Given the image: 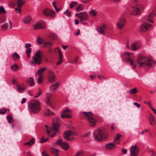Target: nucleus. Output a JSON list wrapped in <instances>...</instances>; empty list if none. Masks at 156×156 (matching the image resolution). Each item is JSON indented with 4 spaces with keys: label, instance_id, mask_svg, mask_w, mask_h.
Listing matches in <instances>:
<instances>
[{
    "label": "nucleus",
    "instance_id": "obj_1",
    "mask_svg": "<svg viewBox=\"0 0 156 156\" xmlns=\"http://www.w3.org/2000/svg\"><path fill=\"white\" fill-rule=\"evenodd\" d=\"M136 61L140 67L144 66L150 67L154 62L151 59L142 55H139Z\"/></svg>",
    "mask_w": 156,
    "mask_h": 156
},
{
    "label": "nucleus",
    "instance_id": "obj_2",
    "mask_svg": "<svg viewBox=\"0 0 156 156\" xmlns=\"http://www.w3.org/2000/svg\"><path fill=\"white\" fill-rule=\"evenodd\" d=\"M94 138L96 141L104 140L108 135L106 130L104 128H99L94 132Z\"/></svg>",
    "mask_w": 156,
    "mask_h": 156
},
{
    "label": "nucleus",
    "instance_id": "obj_3",
    "mask_svg": "<svg viewBox=\"0 0 156 156\" xmlns=\"http://www.w3.org/2000/svg\"><path fill=\"white\" fill-rule=\"evenodd\" d=\"M28 106L29 111L35 114L38 113L41 109L40 102L38 100L30 101L28 104Z\"/></svg>",
    "mask_w": 156,
    "mask_h": 156
},
{
    "label": "nucleus",
    "instance_id": "obj_4",
    "mask_svg": "<svg viewBox=\"0 0 156 156\" xmlns=\"http://www.w3.org/2000/svg\"><path fill=\"white\" fill-rule=\"evenodd\" d=\"M43 57V51L41 50H38L33 56L34 61L33 63L35 65H39L42 62Z\"/></svg>",
    "mask_w": 156,
    "mask_h": 156
},
{
    "label": "nucleus",
    "instance_id": "obj_5",
    "mask_svg": "<svg viewBox=\"0 0 156 156\" xmlns=\"http://www.w3.org/2000/svg\"><path fill=\"white\" fill-rule=\"evenodd\" d=\"M84 115V117L86 120L88 121L89 124L92 126H94L96 123V120L94 118L92 113L90 112H82Z\"/></svg>",
    "mask_w": 156,
    "mask_h": 156
},
{
    "label": "nucleus",
    "instance_id": "obj_6",
    "mask_svg": "<svg viewBox=\"0 0 156 156\" xmlns=\"http://www.w3.org/2000/svg\"><path fill=\"white\" fill-rule=\"evenodd\" d=\"M133 2L135 4V6H132L134 14L136 15H140L141 14L142 10L144 7L141 4L138 3V0H132Z\"/></svg>",
    "mask_w": 156,
    "mask_h": 156
},
{
    "label": "nucleus",
    "instance_id": "obj_7",
    "mask_svg": "<svg viewBox=\"0 0 156 156\" xmlns=\"http://www.w3.org/2000/svg\"><path fill=\"white\" fill-rule=\"evenodd\" d=\"M78 133L72 131H66L64 132L63 136L65 139L69 141L73 140L74 136H77Z\"/></svg>",
    "mask_w": 156,
    "mask_h": 156
},
{
    "label": "nucleus",
    "instance_id": "obj_8",
    "mask_svg": "<svg viewBox=\"0 0 156 156\" xmlns=\"http://www.w3.org/2000/svg\"><path fill=\"white\" fill-rule=\"evenodd\" d=\"M56 120L57 121V122L56 123H55L54 122H53V127L51 129V131H52V130L55 131V132L52 133L50 135V136L52 138L54 137L55 136L56 133L58 131L59 127V125L58 123L59 120V118H57Z\"/></svg>",
    "mask_w": 156,
    "mask_h": 156
},
{
    "label": "nucleus",
    "instance_id": "obj_9",
    "mask_svg": "<svg viewBox=\"0 0 156 156\" xmlns=\"http://www.w3.org/2000/svg\"><path fill=\"white\" fill-rule=\"evenodd\" d=\"M76 15L80 18V23L87 20L89 18V16L86 12L79 13L76 14Z\"/></svg>",
    "mask_w": 156,
    "mask_h": 156
},
{
    "label": "nucleus",
    "instance_id": "obj_10",
    "mask_svg": "<svg viewBox=\"0 0 156 156\" xmlns=\"http://www.w3.org/2000/svg\"><path fill=\"white\" fill-rule=\"evenodd\" d=\"M152 25L148 22H145L142 24L140 27V31L142 32H145L149 28H151Z\"/></svg>",
    "mask_w": 156,
    "mask_h": 156
},
{
    "label": "nucleus",
    "instance_id": "obj_11",
    "mask_svg": "<svg viewBox=\"0 0 156 156\" xmlns=\"http://www.w3.org/2000/svg\"><path fill=\"white\" fill-rule=\"evenodd\" d=\"M42 13L44 15L47 17H53L55 15V12L53 10L48 9L44 10Z\"/></svg>",
    "mask_w": 156,
    "mask_h": 156
},
{
    "label": "nucleus",
    "instance_id": "obj_12",
    "mask_svg": "<svg viewBox=\"0 0 156 156\" xmlns=\"http://www.w3.org/2000/svg\"><path fill=\"white\" fill-rule=\"evenodd\" d=\"M130 155L131 156H137L138 154V147L136 145H133L130 148Z\"/></svg>",
    "mask_w": 156,
    "mask_h": 156
},
{
    "label": "nucleus",
    "instance_id": "obj_13",
    "mask_svg": "<svg viewBox=\"0 0 156 156\" xmlns=\"http://www.w3.org/2000/svg\"><path fill=\"white\" fill-rule=\"evenodd\" d=\"M126 23L125 19L123 17L120 18L118 19L117 23L118 28L120 30L122 29L124 27Z\"/></svg>",
    "mask_w": 156,
    "mask_h": 156
},
{
    "label": "nucleus",
    "instance_id": "obj_14",
    "mask_svg": "<svg viewBox=\"0 0 156 156\" xmlns=\"http://www.w3.org/2000/svg\"><path fill=\"white\" fill-rule=\"evenodd\" d=\"M141 46V44L139 41H135L133 42L131 44V48L133 51H137Z\"/></svg>",
    "mask_w": 156,
    "mask_h": 156
},
{
    "label": "nucleus",
    "instance_id": "obj_15",
    "mask_svg": "<svg viewBox=\"0 0 156 156\" xmlns=\"http://www.w3.org/2000/svg\"><path fill=\"white\" fill-rule=\"evenodd\" d=\"M45 25L44 23L42 21L37 23L34 27V30H38L40 29H45Z\"/></svg>",
    "mask_w": 156,
    "mask_h": 156
},
{
    "label": "nucleus",
    "instance_id": "obj_16",
    "mask_svg": "<svg viewBox=\"0 0 156 156\" xmlns=\"http://www.w3.org/2000/svg\"><path fill=\"white\" fill-rule=\"evenodd\" d=\"M71 112V110L68 108L64 110L62 112L61 115V117L62 119L66 118H71L72 116L71 115L66 114V113H70Z\"/></svg>",
    "mask_w": 156,
    "mask_h": 156
},
{
    "label": "nucleus",
    "instance_id": "obj_17",
    "mask_svg": "<svg viewBox=\"0 0 156 156\" xmlns=\"http://www.w3.org/2000/svg\"><path fill=\"white\" fill-rule=\"evenodd\" d=\"M48 80L51 83H53L55 81V74L52 71H48Z\"/></svg>",
    "mask_w": 156,
    "mask_h": 156
},
{
    "label": "nucleus",
    "instance_id": "obj_18",
    "mask_svg": "<svg viewBox=\"0 0 156 156\" xmlns=\"http://www.w3.org/2000/svg\"><path fill=\"white\" fill-rule=\"evenodd\" d=\"M12 23L11 22H9L8 23H5L3 24L1 26L2 28L4 30H6L8 29L9 27L10 29H11L12 28Z\"/></svg>",
    "mask_w": 156,
    "mask_h": 156
},
{
    "label": "nucleus",
    "instance_id": "obj_19",
    "mask_svg": "<svg viewBox=\"0 0 156 156\" xmlns=\"http://www.w3.org/2000/svg\"><path fill=\"white\" fill-rule=\"evenodd\" d=\"M57 49H58V50L59 54V56L58 57L59 61L56 63V65H58L61 64L63 62V60L62 59L63 55H62V52L58 48H57Z\"/></svg>",
    "mask_w": 156,
    "mask_h": 156
},
{
    "label": "nucleus",
    "instance_id": "obj_20",
    "mask_svg": "<svg viewBox=\"0 0 156 156\" xmlns=\"http://www.w3.org/2000/svg\"><path fill=\"white\" fill-rule=\"evenodd\" d=\"M31 17L30 16L27 15L24 17L23 22L24 23L28 24L30 23L31 20Z\"/></svg>",
    "mask_w": 156,
    "mask_h": 156
},
{
    "label": "nucleus",
    "instance_id": "obj_21",
    "mask_svg": "<svg viewBox=\"0 0 156 156\" xmlns=\"http://www.w3.org/2000/svg\"><path fill=\"white\" fill-rule=\"evenodd\" d=\"M149 120L150 124L154 126L155 124V121L154 117L151 114L149 116Z\"/></svg>",
    "mask_w": 156,
    "mask_h": 156
},
{
    "label": "nucleus",
    "instance_id": "obj_22",
    "mask_svg": "<svg viewBox=\"0 0 156 156\" xmlns=\"http://www.w3.org/2000/svg\"><path fill=\"white\" fill-rule=\"evenodd\" d=\"M122 136V135L120 133H117L116 136L114 139V142L116 144H119V138Z\"/></svg>",
    "mask_w": 156,
    "mask_h": 156
},
{
    "label": "nucleus",
    "instance_id": "obj_23",
    "mask_svg": "<svg viewBox=\"0 0 156 156\" xmlns=\"http://www.w3.org/2000/svg\"><path fill=\"white\" fill-rule=\"evenodd\" d=\"M115 144L114 142L109 143L106 145V147L108 150H111L115 147Z\"/></svg>",
    "mask_w": 156,
    "mask_h": 156
},
{
    "label": "nucleus",
    "instance_id": "obj_24",
    "mask_svg": "<svg viewBox=\"0 0 156 156\" xmlns=\"http://www.w3.org/2000/svg\"><path fill=\"white\" fill-rule=\"evenodd\" d=\"M50 151L51 153L55 156H57L58 153V150L54 148H51Z\"/></svg>",
    "mask_w": 156,
    "mask_h": 156
},
{
    "label": "nucleus",
    "instance_id": "obj_25",
    "mask_svg": "<svg viewBox=\"0 0 156 156\" xmlns=\"http://www.w3.org/2000/svg\"><path fill=\"white\" fill-rule=\"evenodd\" d=\"M47 69V68L45 67H43L39 69L37 71V73L39 74V76L41 75L43 76V75L42 74V73L44 71Z\"/></svg>",
    "mask_w": 156,
    "mask_h": 156
},
{
    "label": "nucleus",
    "instance_id": "obj_26",
    "mask_svg": "<svg viewBox=\"0 0 156 156\" xmlns=\"http://www.w3.org/2000/svg\"><path fill=\"white\" fill-rule=\"evenodd\" d=\"M127 61L128 62H129L130 64L132 66V68L133 69H135L136 66V62H134L133 60H131L130 58H127Z\"/></svg>",
    "mask_w": 156,
    "mask_h": 156
},
{
    "label": "nucleus",
    "instance_id": "obj_27",
    "mask_svg": "<svg viewBox=\"0 0 156 156\" xmlns=\"http://www.w3.org/2000/svg\"><path fill=\"white\" fill-rule=\"evenodd\" d=\"M12 57L13 59L15 60H18L20 58V56L16 52H14L13 53Z\"/></svg>",
    "mask_w": 156,
    "mask_h": 156
},
{
    "label": "nucleus",
    "instance_id": "obj_28",
    "mask_svg": "<svg viewBox=\"0 0 156 156\" xmlns=\"http://www.w3.org/2000/svg\"><path fill=\"white\" fill-rule=\"evenodd\" d=\"M58 85L59 84L58 83H56L55 84L51 85L50 87V90L52 91H54Z\"/></svg>",
    "mask_w": 156,
    "mask_h": 156
},
{
    "label": "nucleus",
    "instance_id": "obj_29",
    "mask_svg": "<svg viewBox=\"0 0 156 156\" xmlns=\"http://www.w3.org/2000/svg\"><path fill=\"white\" fill-rule=\"evenodd\" d=\"M61 146L63 149L65 150H67L69 147V144L65 142L63 143Z\"/></svg>",
    "mask_w": 156,
    "mask_h": 156
},
{
    "label": "nucleus",
    "instance_id": "obj_30",
    "mask_svg": "<svg viewBox=\"0 0 156 156\" xmlns=\"http://www.w3.org/2000/svg\"><path fill=\"white\" fill-rule=\"evenodd\" d=\"M44 114L45 115L47 116H49L51 115H55L54 113L50 111L49 109H47L46 110Z\"/></svg>",
    "mask_w": 156,
    "mask_h": 156
},
{
    "label": "nucleus",
    "instance_id": "obj_31",
    "mask_svg": "<svg viewBox=\"0 0 156 156\" xmlns=\"http://www.w3.org/2000/svg\"><path fill=\"white\" fill-rule=\"evenodd\" d=\"M17 89L18 92L20 93H22L25 89V87L24 85H23L20 87V86L17 85Z\"/></svg>",
    "mask_w": 156,
    "mask_h": 156
},
{
    "label": "nucleus",
    "instance_id": "obj_32",
    "mask_svg": "<svg viewBox=\"0 0 156 156\" xmlns=\"http://www.w3.org/2000/svg\"><path fill=\"white\" fill-rule=\"evenodd\" d=\"M25 3L24 1L23 0H18L17 4L18 7H21Z\"/></svg>",
    "mask_w": 156,
    "mask_h": 156
},
{
    "label": "nucleus",
    "instance_id": "obj_33",
    "mask_svg": "<svg viewBox=\"0 0 156 156\" xmlns=\"http://www.w3.org/2000/svg\"><path fill=\"white\" fill-rule=\"evenodd\" d=\"M35 140L34 138L32 139L29 142L26 143L24 144L25 145H28L29 146L32 145L35 143Z\"/></svg>",
    "mask_w": 156,
    "mask_h": 156
},
{
    "label": "nucleus",
    "instance_id": "obj_34",
    "mask_svg": "<svg viewBox=\"0 0 156 156\" xmlns=\"http://www.w3.org/2000/svg\"><path fill=\"white\" fill-rule=\"evenodd\" d=\"M28 83L31 86L34 85V79L32 77L30 78V79L28 80Z\"/></svg>",
    "mask_w": 156,
    "mask_h": 156
},
{
    "label": "nucleus",
    "instance_id": "obj_35",
    "mask_svg": "<svg viewBox=\"0 0 156 156\" xmlns=\"http://www.w3.org/2000/svg\"><path fill=\"white\" fill-rule=\"evenodd\" d=\"M97 31L100 34L105 35V34L104 30H102L101 28H100V27H98L97 29Z\"/></svg>",
    "mask_w": 156,
    "mask_h": 156
},
{
    "label": "nucleus",
    "instance_id": "obj_36",
    "mask_svg": "<svg viewBox=\"0 0 156 156\" xmlns=\"http://www.w3.org/2000/svg\"><path fill=\"white\" fill-rule=\"evenodd\" d=\"M98 13V12L96 10H92L90 12V15L92 16H96Z\"/></svg>",
    "mask_w": 156,
    "mask_h": 156
},
{
    "label": "nucleus",
    "instance_id": "obj_37",
    "mask_svg": "<svg viewBox=\"0 0 156 156\" xmlns=\"http://www.w3.org/2000/svg\"><path fill=\"white\" fill-rule=\"evenodd\" d=\"M46 97L47 98L46 100V103H49V102H50V100L51 97V95L50 94H48L46 95Z\"/></svg>",
    "mask_w": 156,
    "mask_h": 156
},
{
    "label": "nucleus",
    "instance_id": "obj_38",
    "mask_svg": "<svg viewBox=\"0 0 156 156\" xmlns=\"http://www.w3.org/2000/svg\"><path fill=\"white\" fill-rule=\"evenodd\" d=\"M11 69L12 70H16L19 69V67L17 65L14 64L11 66Z\"/></svg>",
    "mask_w": 156,
    "mask_h": 156
},
{
    "label": "nucleus",
    "instance_id": "obj_39",
    "mask_svg": "<svg viewBox=\"0 0 156 156\" xmlns=\"http://www.w3.org/2000/svg\"><path fill=\"white\" fill-rule=\"evenodd\" d=\"M83 8V5L81 4H80L76 8V10L77 12H79L82 10Z\"/></svg>",
    "mask_w": 156,
    "mask_h": 156
},
{
    "label": "nucleus",
    "instance_id": "obj_40",
    "mask_svg": "<svg viewBox=\"0 0 156 156\" xmlns=\"http://www.w3.org/2000/svg\"><path fill=\"white\" fill-rule=\"evenodd\" d=\"M45 47H49L53 45V43L51 42H46L44 44Z\"/></svg>",
    "mask_w": 156,
    "mask_h": 156
},
{
    "label": "nucleus",
    "instance_id": "obj_41",
    "mask_svg": "<svg viewBox=\"0 0 156 156\" xmlns=\"http://www.w3.org/2000/svg\"><path fill=\"white\" fill-rule=\"evenodd\" d=\"M26 52L27 57H30V54L31 52V48H29L26 49Z\"/></svg>",
    "mask_w": 156,
    "mask_h": 156
},
{
    "label": "nucleus",
    "instance_id": "obj_42",
    "mask_svg": "<svg viewBox=\"0 0 156 156\" xmlns=\"http://www.w3.org/2000/svg\"><path fill=\"white\" fill-rule=\"evenodd\" d=\"M78 4L77 2H73L71 3L70 5V7L71 8H72L73 7H75Z\"/></svg>",
    "mask_w": 156,
    "mask_h": 156
},
{
    "label": "nucleus",
    "instance_id": "obj_43",
    "mask_svg": "<svg viewBox=\"0 0 156 156\" xmlns=\"http://www.w3.org/2000/svg\"><path fill=\"white\" fill-rule=\"evenodd\" d=\"M64 142L62 139L59 138L56 142V144L61 146Z\"/></svg>",
    "mask_w": 156,
    "mask_h": 156
},
{
    "label": "nucleus",
    "instance_id": "obj_44",
    "mask_svg": "<svg viewBox=\"0 0 156 156\" xmlns=\"http://www.w3.org/2000/svg\"><path fill=\"white\" fill-rule=\"evenodd\" d=\"M71 12L68 10H66L64 12V14L67 16H70L71 15Z\"/></svg>",
    "mask_w": 156,
    "mask_h": 156
},
{
    "label": "nucleus",
    "instance_id": "obj_45",
    "mask_svg": "<svg viewBox=\"0 0 156 156\" xmlns=\"http://www.w3.org/2000/svg\"><path fill=\"white\" fill-rule=\"evenodd\" d=\"M5 20V17L0 15V23H3Z\"/></svg>",
    "mask_w": 156,
    "mask_h": 156
},
{
    "label": "nucleus",
    "instance_id": "obj_46",
    "mask_svg": "<svg viewBox=\"0 0 156 156\" xmlns=\"http://www.w3.org/2000/svg\"><path fill=\"white\" fill-rule=\"evenodd\" d=\"M15 10L16 13L21 14V7L17 6V7L15 8Z\"/></svg>",
    "mask_w": 156,
    "mask_h": 156
},
{
    "label": "nucleus",
    "instance_id": "obj_47",
    "mask_svg": "<svg viewBox=\"0 0 156 156\" xmlns=\"http://www.w3.org/2000/svg\"><path fill=\"white\" fill-rule=\"evenodd\" d=\"M7 119L9 123L11 122L13 120L12 116L10 115L7 116Z\"/></svg>",
    "mask_w": 156,
    "mask_h": 156
},
{
    "label": "nucleus",
    "instance_id": "obj_48",
    "mask_svg": "<svg viewBox=\"0 0 156 156\" xmlns=\"http://www.w3.org/2000/svg\"><path fill=\"white\" fill-rule=\"evenodd\" d=\"M130 93L131 94H133L137 93V92L135 88L131 89L130 90Z\"/></svg>",
    "mask_w": 156,
    "mask_h": 156
},
{
    "label": "nucleus",
    "instance_id": "obj_49",
    "mask_svg": "<svg viewBox=\"0 0 156 156\" xmlns=\"http://www.w3.org/2000/svg\"><path fill=\"white\" fill-rule=\"evenodd\" d=\"M84 153V152L83 151H80L78 152H77L76 154V156H80L82 155L83 153Z\"/></svg>",
    "mask_w": 156,
    "mask_h": 156
},
{
    "label": "nucleus",
    "instance_id": "obj_50",
    "mask_svg": "<svg viewBox=\"0 0 156 156\" xmlns=\"http://www.w3.org/2000/svg\"><path fill=\"white\" fill-rule=\"evenodd\" d=\"M43 76H39V77L37 83L39 84L41 83L42 82V78L43 77Z\"/></svg>",
    "mask_w": 156,
    "mask_h": 156
},
{
    "label": "nucleus",
    "instance_id": "obj_51",
    "mask_svg": "<svg viewBox=\"0 0 156 156\" xmlns=\"http://www.w3.org/2000/svg\"><path fill=\"white\" fill-rule=\"evenodd\" d=\"M37 42L40 44L43 43V40L40 37H38L37 39Z\"/></svg>",
    "mask_w": 156,
    "mask_h": 156
},
{
    "label": "nucleus",
    "instance_id": "obj_52",
    "mask_svg": "<svg viewBox=\"0 0 156 156\" xmlns=\"http://www.w3.org/2000/svg\"><path fill=\"white\" fill-rule=\"evenodd\" d=\"M42 92L40 90H39L38 92L34 96V97L37 98L39 97L41 94Z\"/></svg>",
    "mask_w": 156,
    "mask_h": 156
},
{
    "label": "nucleus",
    "instance_id": "obj_53",
    "mask_svg": "<svg viewBox=\"0 0 156 156\" xmlns=\"http://www.w3.org/2000/svg\"><path fill=\"white\" fill-rule=\"evenodd\" d=\"M6 109H2L1 110H0V114H5L6 112Z\"/></svg>",
    "mask_w": 156,
    "mask_h": 156
},
{
    "label": "nucleus",
    "instance_id": "obj_54",
    "mask_svg": "<svg viewBox=\"0 0 156 156\" xmlns=\"http://www.w3.org/2000/svg\"><path fill=\"white\" fill-rule=\"evenodd\" d=\"M107 27V25L106 24H102L100 27V28H101L102 30H104L105 29L106 27Z\"/></svg>",
    "mask_w": 156,
    "mask_h": 156
},
{
    "label": "nucleus",
    "instance_id": "obj_55",
    "mask_svg": "<svg viewBox=\"0 0 156 156\" xmlns=\"http://www.w3.org/2000/svg\"><path fill=\"white\" fill-rule=\"evenodd\" d=\"M51 37L53 39H55L57 38V36L55 34H51Z\"/></svg>",
    "mask_w": 156,
    "mask_h": 156
},
{
    "label": "nucleus",
    "instance_id": "obj_56",
    "mask_svg": "<svg viewBox=\"0 0 156 156\" xmlns=\"http://www.w3.org/2000/svg\"><path fill=\"white\" fill-rule=\"evenodd\" d=\"M31 45L30 43H26L25 44V48L27 49V48H29L31 47Z\"/></svg>",
    "mask_w": 156,
    "mask_h": 156
},
{
    "label": "nucleus",
    "instance_id": "obj_57",
    "mask_svg": "<svg viewBox=\"0 0 156 156\" xmlns=\"http://www.w3.org/2000/svg\"><path fill=\"white\" fill-rule=\"evenodd\" d=\"M42 156H49L46 152H44L42 153Z\"/></svg>",
    "mask_w": 156,
    "mask_h": 156
},
{
    "label": "nucleus",
    "instance_id": "obj_58",
    "mask_svg": "<svg viewBox=\"0 0 156 156\" xmlns=\"http://www.w3.org/2000/svg\"><path fill=\"white\" fill-rule=\"evenodd\" d=\"M127 153L126 149H125L124 148H123L122 150V153L123 154H126Z\"/></svg>",
    "mask_w": 156,
    "mask_h": 156
},
{
    "label": "nucleus",
    "instance_id": "obj_59",
    "mask_svg": "<svg viewBox=\"0 0 156 156\" xmlns=\"http://www.w3.org/2000/svg\"><path fill=\"white\" fill-rule=\"evenodd\" d=\"M134 104L138 108H140V105L137 102H134Z\"/></svg>",
    "mask_w": 156,
    "mask_h": 156
},
{
    "label": "nucleus",
    "instance_id": "obj_60",
    "mask_svg": "<svg viewBox=\"0 0 156 156\" xmlns=\"http://www.w3.org/2000/svg\"><path fill=\"white\" fill-rule=\"evenodd\" d=\"M26 101V99L25 98H23L21 101V103L22 104L24 103H25V102Z\"/></svg>",
    "mask_w": 156,
    "mask_h": 156
},
{
    "label": "nucleus",
    "instance_id": "obj_61",
    "mask_svg": "<svg viewBox=\"0 0 156 156\" xmlns=\"http://www.w3.org/2000/svg\"><path fill=\"white\" fill-rule=\"evenodd\" d=\"M75 23L76 25H77L79 23V21L78 20H75Z\"/></svg>",
    "mask_w": 156,
    "mask_h": 156
},
{
    "label": "nucleus",
    "instance_id": "obj_62",
    "mask_svg": "<svg viewBox=\"0 0 156 156\" xmlns=\"http://www.w3.org/2000/svg\"><path fill=\"white\" fill-rule=\"evenodd\" d=\"M151 109L153 110L155 114H156V110L154 109L152 107H151Z\"/></svg>",
    "mask_w": 156,
    "mask_h": 156
},
{
    "label": "nucleus",
    "instance_id": "obj_63",
    "mask_svg": "<svg viewBox=\"0 0 156 156\" xmlns=\"http://www.w3.org/2000/svg\"><path fill=\"white\" fill-rule=\"evenodd\" d=\"M82 2L83 3H87V2H89V0H83V1H82Z\"/></svg>",
    "mask_w": 156,
    "mask_h": 156
},
{
    "label": "nucleus",
    "instance_id": "obj_64",
    "mask_svg": "<svg viewBox=\"0 0 156 156\" xmlns=\"http://www.w3.org/2000/svg\"><path fill=\"white\" fill-rule=\"evenodd\" d=\"M62 47L65 50L67 48L68 46L67 45H62Z\"/></svg>",
    "mask_w": 156,
    "mask_h": 156
}]
</instances>
